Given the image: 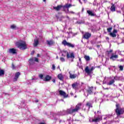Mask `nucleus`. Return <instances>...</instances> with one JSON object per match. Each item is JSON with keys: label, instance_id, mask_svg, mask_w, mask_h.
I'll use <instances>...</instances> for the list:
<instances>
[{"label": "nucleus", "instance_id": "338daca9", "mask_svg": "<svg viewBox=\"0 0 124 124\" xmlns=\"http://www.w3.org/2000/svg\"><path fill=\"white\" fill-rule=\"evenodd\" d=\"M107 119H108V117H107Z\"/></svg>", "mask_w": 124, "mask_h": 124}, {"label": "nucleus", "instance_id": "5701e85b", "mask_svg": "<svg viewBox=\"0 0 124 124\" xmlns=\"http://www.w3.org/2000/svg\"><path fill=\"white\" fill-rule=\"evenodd\" d=\"M87 13L89 14V15H90V16H94V14L93 13V11L87 10Z\"/></svg>", "mask_w": 124, "mask_h": 124}, {"label": "nucleus", "instance_id": "a211bd4d", "mask_svg": "<svg viewBox=\"0 0 124 124\" xmlns=\"http://www.w3.org/2000/svg\"><path fill=\"white\" fill-rule=\"evenodd\" d=\"M50 80H51V77H50L49 75H46L44 79V81H50Z\"/></svg>", "mask_w": 124, "mask_h": 124}, {"label": "nucleus", "instance_id": "f8f14e48", "mask_svg": "<svg viewBox=\"0 0 124 124\" xmlns=\"http://www.w3.org/2000/svg\"><path fill=\"white\" fill-rule=\"evenodd\" d=\"M117 32H118L117 30H113V32H110L109 33V35L111 36V37H116V36H117V35H116V33H117Z\"/></svg>", "mask_w": 124, "mask_h": 124}, {"label": "nucleus", "instance_id": "393cba45", "mask_svg": "<svg viewBox=\"0 0 124 124\" xmlns=\"http://www.w3.org/2000/svg\"><path fill=\"white\" fill-rule=\"evenodd\" d=\"M62 96H63L64 98H66L68 97V95L65 93L64 92H62Z\"/></svg>", "mask_w": 124, "mask_h": 124}, {"label": "nucleus", "instance_id": "f704fd0d", "mask_svg": "<svg viewBox=\"0 0 124 124\" xmlns=\"http://www.w3.org/2000/svg\"><path fill=\"white\" fill-rule=\"evenodd\" d=\"M119 68H120V70H121V71L124 70V66H120Z\"/></svg>", "mask_w": 124, "mask_h": 124}, {"label": "nucleus", "instance_id": "7ed1b4c3", "mask_svg": "<svg viewBox=\"0 0 124 124\" xmlns=\"http://www.w3.org/2000/svg\"><path fill=\"white\" fill-rule=\"evenodd\" d=\"M62 44L65 46H67V47H69L71 48H74V47H75V46L74 45V44H72L67 42L66 41V40H63Z\"/></svg>", "mask_w": 124, "mask_h": 124}, {"label": "nucleus", "instance_id": "72a5a7b5", "mask_svg": "<svg viewBox=\"0 0 124 124\" xmlns=\"http://www.w3.org/2000/svg\"><path fill=\"white\" fill-rule=\"evenodd\" d=\"M107 31L108 32H111V31H112V28H109L107 29Z\"/></svg>", "mask_w": 124, "mask_h": 124}, {"label": "nucleus", "instance_id": "6e6552de", "mask_svg": "<svg viewBox=\"0 0 124 124\" xmlns=\"http://www.w3.org/2000/svg\"><path fill=\"white\" fill-rule=\"evenodd\" d=\"M71 6H72V5L71 4H66V5H65L64 6H63V9H64V11L66 12H69V10L68 8H69V7H71Z\"/></svg>", "mask_w": 124, "mask_h": 124}, {"label": "nucleus", "instance_id": "052dcab7", "mask_svg": "<svg viewBox=\"0 0 124 124\" xmlns=\"http://www.w3.org/2000/svg\"><path fill=\"white\" fill-rule=\"evenodd\" d=\"M93 5H95V4H94V3H93Z\"/></svg>", "mask_w": 124, "mask_h": 124}, {"label": "nucleus", "instance_id": "2eb2a0df", "mask_svg": "<svg viewBox=\"0 0 124 124\" xmlns=\"http://www.w3.org/2000/svg\"><path fill=\"white\" fill-rule=\"evenodd\" d=\"M101 121V118L98 117L95 119H92V122H94V123H97L98 122H99Z\"/></svg>", "mask_w": 124, "mask_h": 124}, {"label": "nucleus", "instance_id": "0e129e2a", "mask_svg": "<svg viewBox=\"0 0 124 124\" xmlns=\"http://www.w3.org/2000/svg\"><path fill=\"white\" fill-rule=\"evenodd\" d=\"M58 56H57L56 59H58Z\"/></svg>", "mask_w": 124, "mask_h": 124}, {"label": "nucleus", "instance_id": "412c9836", "mask_svg": "<svg viewBox=\"0 0 124 124\" xmlns=\"http://www.w3.org/2000/svg\"><path fill=\"white\" fill-rule=\"evenodd\" d=\"M77 77V75L72 74L70 73V78L71 79H75Z\"/></svg>", "mask_w": 124, "mask_h": 124}, {"label": "nucleus", "instance_id": "1a4fd4ad", "mask_svg": "<svg viewBox=\"0 0 124 124\" xmlns=\"http://www.w3.org/2000/svg\"><path fill=\"white\" fill-rule=\"evenodd\" d=\"M9 54H17V50L15 48H10L8 50Z\"/></svg>", "mask_w": 124, "mask_h": 124}, {"label": "nucleus", "instance_id": "bf43d9fd", "mask_svg": "<svg viewBox=\"0 0 124 124\" xmlns=\"http://www.w3.org/2000/svg\"><path fill=\"white\" fill-rule=\"evenodd\" d=\"M62 61L64 62V59H62Z\"/></svg>", "mask_w": 124, "mask_h": 124}, {"label": "nucleus", "instance_id": "3c124183", "mask_svg": "<svg viewBox=\"0 0 124 124\" xmlns=\"http://www.w3.org/2000/svg\"><path fill=\"white\" fill-rule=\"evenodd\" d=\"M78 1H79L80 3H82V2H81V0H78Z\"/></svg>", "mask_w": 124, "mask_h": 124}, {"label": "nucleus", "instance_id": "20e7f679", "mask_svg": "<svg viewBox=\"0 0 124 124\" xmlns=\"http://www.w3.org/2000/svg\"><path fill=\"white\" fill-rule=\"evenodd\" d=\"M116 109L115 110V112L117 115V116H120V115H122L124 114V110L122 108H119L118 107V105H116Z\"/></svg>", "mask_w": 124, "mask_h": 124}, {"label": "nucleus", "instance_id": "4c0bfd02", "mask_svg": "<svg viewBox=\"0 0 124 124\" xmlns=\"http://www.w3.org/2000/svg\"><path fill=\"white\" fill-rule=\"evenodd\" d=\"M39 77H40V79H43V75H39Z\"/></svg>", "mask_w": 124, "mask_h": 124}, {"label": "nucleus", "instance_id": "2f4dec72", "mask_svg": "<svg viewBox=\"0 0 124 124\" xmlns=\"http://www.w3.org/2000/svg\"><path fill=\"white\" fill-rule=\"evenodd\" d=\"M34 62H38V59H37L36 57L34 58Z\"/></svg>", "mask_w": 124, "mask_h": 124}, {"label": "nucleus", "instance_id": "c756f323", "mask_svg": "<svg viewBox=\"0 0 124 124\" xmlns=\"http://www.w3.org/2000/svg\"><path fill=\"white\" fill-rule=\"evenodd\" d=\"M47 43L48 45H53V44H54V43L52 41H47Z\"/></svg>", "mask_w": 124, "mask_h": 124}, {"label": "nucleus", "instance_id": "aec40b11", "mask_svg": "<svg viewBox=\"0 0 124 124\" xmlns=\"http://www.w3.org/2000/svg\"><path fill=\"white\" fill-rule=\"evenodd\" d=\"M30 64H33L34 63V59L32 57L29 60Z\"/></svg>", "mask_w": 124, "mask_h": 124}, {"label": "nucleus", "instance_id": "39448f33", "mask_svg": "<svg viewBox=\"0 0 124 124\" xmlns=\"http://www.w3.org/2000/svg\"><path fill=\"white\" fill-rule=\"evenodd\" d=\"M63 53H65L66 54V57L67 59H69V58L74 59V58H75V56L74 55V53L73 52L70 53V55H69V53H68V52H67V51H63Z\"/></svg>", "mask_w": 124, "mask_h": 124}, {"label": "nucleus", "instance_id": "de8ad7c7", "mask_svg": "<svg viewBox=\"0 0 124 124\" xmlns=\"http://www.w3.org/2000/svg\"><path fill=\"white\" fill-rule=\"evenodd\" d=\"M60 60H61V61L62 62V57H61V58H60Z\"/></svg>", "mask_w": 124, "mask_h": 124}, {"label": "nucleus", "instance_id": "7c9ffc66", "mask_svg": "<svg viewBox=\"0 0 124 124\" xmlns=\"http://www.w3.org/2000/svg\"><path fill=\"white\" fill-rule=\"evenodd\" d=\"M2 75H4V71L0 69V76H1Z\"/></svg>", "mask_w": 124, "mask_h": 124}, {"label": "nucleus", "instance_id": "9b49d317", "mask_svg": "<svg viewBox=\"0 0 124 124\" xmlns=\"http://www.w3.org/2000/svg\"><path fill=\"white\" fill-rule=\"evenodd\" d=\"M53 8L56 10V11H60V10L62 8V5H59L57 7L53 6Z\"/></svg>", "mask_w": 124, "mask_h": 124}, {"label": "nucleus", "instance_id": "37998d69", "mask_svg": "<svg viewBox=\"0 0 124 124\" xmlns=\"http://www.w3.org/2000/svg\"><path fill=\"white\" fill-rule=\"evenodd\" d=\"M33 80H35V81L36 80V79L35 78H32V79L30 80V82H32Z\"/></svg>", "mask_w": 124, "mask_h": 124}, {"label": "nucleus", "instance_id": "6e6d98bb", "mask_svg": "<svg viewBox=\"0 0 124 124\" xmlns=\"http://www.w3.org/2000/svg\"><path fill=\"white\" fill-rule=\"evenodd\" d=\"M89 49H90V50H92V49H93V48L90 47Z\"/></svg>", "mask_w": 124, "mask_h": 124}, {"label": "nucleus", "instance_id": "4d7b16f0", "mask_svg": "<svg viewBox=\"0 0 124 124\" xmlns=\"http://www.w3.org/2000/svg\"><path fill=\"white\" fill-rule=\"evenodd\" d=\"M109 89L108 88H107L106 89H105V90H108Z\"/></svg>", "mask_w": 124, "mask_h": 124}, {"label": "nucleus", "instance_id": "864d4df0", "mask_svg": "<svg viewBox=\"0 0 124 124\" xmlns=\"http://www.w3.org/2000/svg\"><path fill=\"white\" fill-rule=\"evenodd\" d=\"M120 62H123V59H121L120 60H119Z\"/></svg>", "mask_w": 124, "mask_h": 124}, {"label": "nucleus", "instance_id": "6ab92c4d", "mask_svg": "<svg viewBox=\"0 0 124 124\" xmlns=\"http://www.w3.org/2000/svg\"><path fill=\"white\" fill-rule=\"evenodd\" d=\"M93 87H90L87 90V93H89V94H92V93H93Z\"/></svg>", "mask_w": 124, "mask_h": 124}, {"label": "nucleus", "instance_id": "9d476101", "mask_svg": "<svg viewBox=\"0 0 124 124\" xmlns=\"http://www.w3.org/2000/svg\"><path fill=\"white\" fill-rule=\"evenodd\" d=\"M21 75V73L20 72H17L15 74V77L13 79L14 82H16L18 80V78H19V76Z\"/></svg>", "mask_w": 124, "mask_h": 124}, {"label": "nucleus", "instance_id": "dca6fc26", "mask_svg": "<svg viewBox=\"0 0 124 124\" xmlns=\"http://www.w3.org/2000/svg\"><path fill=\"white\" fill-rule=\"evenodd\" d=\"M111 5H112L110 8V10L112 12H114L116 11V7L115 6V4H113V3H111Z\"/></svg>", "mask_w": 124, "mask_h": 124}, {"label": "nucleus", "instance_id": "c03bdc74", "mask_svg": "<svg viewBox=\"0 0 124 124\" xmlns=\"http://www.w3.org/2000/svg\"><path fill=\"white\" fill-rule=\"evenodd\" d=\"M34 54V51H32V52L31 53V55H33Z\"/></svg>", "mask_w": 124, "mask_h": 124}, {"label": "nucleus", "instance_id": "58836bf2", "mask_svg": "<svg viewBox=\"0 0 124 124\" xmlns=\"http://www.w3.org/2000/svg\"><path fill=\"white\" fill-rule=\"evenodd\" d=\"M12 68L13 69H15V66H14V64H12Z\"/></svg>", "mask_w": 124, "mask_h": 124}, {"label": "nucleus", "instance_id": "8fccbe9b", "mask_svg": "<svg viewBox=\"0 0 124 124\" xmlns=\"http://www.w3.org/2000/svg\"><path fill=\"white\" fill-rule=\"evenodd\" d=\"M40 55H39V54H38L37 55V57H40Z\"/></svg>", "mask_w": 124, "mask_h": 124}, {"label": "nucleus", "instance_id": "79ce46f5", "mask_svg": "<svg viewBox=\"0 0 124 124\" xmlns=\"http://www.w3.org/2000/svg\"><path fill=\"white\" fill-rule=\"evenodd\" d=\"M72 13V14H74V12H72V11H71V12H68L67 13Z\"/></svg>", "mask_w": 124, "mask_h": 124}, {"label": "nucleus", "instance_id": "473e14b6", "mask_svg": "<svg viewBox=\"0 0 124 124\" xmlns=\"http://www.w3.org/2000/svg\"><path fill=\"white\" fill-rule=\"evenodd\" d=\"M52 69H53V70H55V69H56V66H55V64H52Z\"/></svg>", "mask_w": 124, "mask_h": 124}, {"label": "nucleus", "instance_id": "c85d7f7f", "mask_svg": "<svg viewBox=\"0 0 124 124\" xmlns=\"http://www.w3.org/2000/svg\"><path fill=\"white\" fill-rule=\"evenodd\" d=\"M16 28H17V27L14 24L11 26V29L12 30H16Z\"/></svg>", "mask_w": 124, "mask_h": 124}, {"label": "nucleus", "instance_id": "cd10ccee", "mask_svg": "<svg viewBox=\"0 0 124 124\" xmlns=\"http://www.w3.org/2000/svg\"><path fill=\"white\" fill-rule=\"evenodd\" d=\"M84 59L86 60V61H87V62H89V61H90V56H87V55H85L84 56Z\"/></svg>", "mask_w": 124, "mask_h": 124}, {"label": "nucleus", "instance_id": "f03ea898", "mask_svg": "<svg viewBox=\"0 0 124 124\" xmlns=\"http://www.w3.org/2000/svg\"><path fill=\"white\" fill-rule=\"evenodd\" d=\"M81 105H82V103H79L76 106L75 108H70L69 109H67V113H68V114H73L74 113H76V112H78V110L80 109V106H81Z\"/></svg>", "mask_w": 124, "mask_h": 124}, {"label": "nucleus", "instance_id": "49530a36", "mask_svg": "<svg viewBox=\"0 0 124 124\" xmlns=\"http://www.w3.org/2000/svg\"><path fill=\"white\" fill-rule=\"evenodd\" d=\"M52 82H53V83H55L56 82V80L55 79H53L52 80Z\"/></svg>", "mask_w": 124, "mask_h": 124}, {"label": "nucleus", "instance_id": "0eeeda50", "mask_svg": "<svg viewBox=\"0 0 124 124\" xmlns=\"http://www.w3.org/2000/svg\"><path fill=\"white\" fill-rule=\"evenodd\" d=\"M94 67H91V69H89V66H86L85 69V71L88 74H90V73H92V71H93V70H94Z\"/></svg>", "mask_w": 124, "mask_h": 124}, {"label": "nucleus", "instance_id": "ea45409f", "mask_svg": "<svg viewBox=\"0 0 124 124\" xmlns=\"http://www.w3.org/2000/svg\"><path fill=\"white\" fill-rule=\"evenodd\" d=\"M113 52V50L111 49L109 51H108V54H110V53H112Z\"/></svg>", "mask_w": 124, "mask_h": 124}, {"label": "nucleus", "instance_id": "b1692460", "mask_svg": "<svg viewBox=\"0 0 124 124\" xmlns=\"http://www.w3.org/2000/svg\"><path fill=\"white\" fill-rule=\"evenodd\" d=\"M115 83V80L112 79L110 81H109V83L107 84V85H108V86H110V85H113Z\"/></svg>", "mask_w": 124, "mask_h": 124}, {"label": "nucleus", "instance_id": "4468645a", "mask_svg": "<svg viewBox=\"0 0 124 124\" xmlns=\"http://www.w3.org/2000/svg\"><path fill=\"white\" fill-rule=\"evenodd\" d=\"M91 33H89V32H86L85 33V34H84L83 35V37L84 38H85V39H89V38H90V37H91Z\"/></svg>", "mask_w": 124, "mask_h": 124}, {"label": "nucleus", "instance_id": "bb28decb", "mask_svg": "<svg viewBox=\"0 0 124 124\" xmlns=\"http://www.w3.org/2000/svg\"><path fill=\"white\" fill-rule=\"evenodd\" d=\"M86 106L89 107V108H90V107H93L92 104L90 102H87V103H86Z\"/></svg>", "mask_w": 124, "mask_h": 124}, {"label": "nucleus", "instance_id": "774afa93", "mask_svg": "<svg viewBox=\"0 0 124 124\" xmlns=\"http://www.w3.org/2000/svg\"><path fill=\"white\" fill-rule=\"evenodd\" d=\"M75 97H76V96H75Z\"/></svg>", "mask_w": 124, "mask_h": 124}, {"label": "nucleus", "instance_id": "5fc2aeb1", "mask_svg": "<svg viewBox=\"0 0 124 124\" xmlns=\"http://www.w3.org/2000/svg\"><path fill=\"white\" fill-rule=\"evenodd\" d=\"M35 102H36V103L38 102V100H36Z\"/></svg>", "mask_w": 124, "mask_h": 124}, {"label": "nucleus", "instance_id": "c9c22d12", "mask_svg": "<svg viewBox=\"0 0 124 124\" xmlns=\"http://www.w3.org/2000/svg\"><path fill=\"white\" fill-rule=\"evenodd\" d=\"M59 93L60 95H62V91L59 90Z\"/></svg>", "mask_w": 124, "mask_h": 124}, {"label": "nucleus", "instance_id": "09e8293b", "mask_svg": "<svg viewBox=\"0 0 124 124\" xmlns=\"http://www.w3.org/2000/svg\"><path fill=\"white\" fill-rule=\"evenodd\" d=\"M107 40H109V38L108 37H106Z\"/></svg>", "mask_w": 124, "mask_h": 124}, {"label": "nucleus", "instance_id": "e2e57ef3", "mask_svg": "<svg viewBox=\"0 0 124 124\" xmlns=\"http://www.w3.org/2000/svg\"><path fill=\"white\" fill-rule=\"evenodd\" d=\"M57 68H60V66H59Z\"/></svg>", "mask_w": 124, "mask_h": 124}, {"label": "nucleus", "instance_id": "f3484780", "mask_svg": "<svg viewBox=\"0 0 124 124\" xmlns=\"http://www.w3.org/2000/svg\"><path fill=\"white\" fill-rule=\"evenodd\" d=\"M39 44V41L37 39H34V43H33V46L34 47H36L37 45Z\"/></svg>", "mask_w": 124, "mask_h": 124}, {"label": "nucleus", "instance_id": "603ef678", "mask_svg": "<svg viewBox=\"0 0 124 124\" xmlns=\"http://www.w3.org/2000/svg\"><path fill=\"white\" fill-rule=\"evenodd\" d=\"M79 62H81V58H79Z\"/></svg>", "mask_w": 124, "mask_h": 124}, {"label": "nucleus", "instance_id": "f257e3e1", "mask_svg": "<svg viewBox=\"0 0 124 124\" xmlns=\"http://www.w3.org/2000/svg\"><path fill=\"white\" fill-rule=\"evenodd\" d=\"M16 45L17 46L19 49H22L23 50H26L27 49V44L26 42L23 41H19L16 43Z\"/></svg>", "mask_w": 124, "mask_h": 124}, {"label": "nucleus", "instance_id": "ddd939ff", "mask_svg": "<svg viewBox=\"0 0 124 124\" xmlns=\"http://www.w3.org/2000/svg\"><path fill=\"white\" fill-rule=\"evenodd\" d=\"M118 56L117 55H114V53H112L111 56L110 57V60H112V61H115L116 59H118Z\"/></svg>", "mask_w": 124, "mask_h": 124}, {"label": "nucleus", "instance_id": "4be33fe9", "mask_svg": "<svg viewBox=\"0 0 124 124\" xmlns=\"http://www.w3.org/2000/svg\"><path fill=\"white\" fill-rule=\"evenodd\" d=\"M69 31L68 32V34H72V36H75L76 34H77V33H73L72 31H71V28H69Z\"/></svg>", "mask_w": 124, "mask_h": 124}, {"label": "nucleus", "instance_id": "423d86ee", "mask_svg": "<svg viewBox=\"0 0 124 124\" xmlns=\"http://www.w3.org/2000/svg\"><path fill=\"white\" fill-rule=\"evenodd\" d=\"M72 87L74 90H78L81 86L79 83L75 82L72 85Z\"/></svg>", "mask_w": 124, "mask_h": 124}, {"label": "nucleus", "instance_id": "a878e982", "mask_svg": "<svg viewBox=\"0 0 124 124\" xmlns=\"http://www.w3.org/2000/svg\"><path fill=\"white\" fill-rule=\"evenodd\" d=\"M58 78L59 80H61V81H62V74H60L58 76Z\"/></svg>", "mask_w": 124, "mask_h": 124}, {"label": "nucleus", "instance_id": "a19ab883", "mask_svg": "<svg viewBox=\"0 0 124 124\" xmlns=\"http://www.w3.org/2000/svg\"><path fill=\"white\" fill-rule=\"evenodd\" d=\"M97 114H98V115H100V114H101V111H98Z\"/></svg>", "mask_w": 124, "mask_h": 124}, {"label": "nucleus", "instance_id": "e433bc0d", "mask_svg": "<svg viewBox=\"0 0 124 124\" xmlns=\"http://www.w3.org/2000/svg\"><path fill=\"white\" fill-rule=\"evenodd\" d=\"M119 79H120V78H119V77H114V80H119Z\"/></svg>", "mask_w": 124, "mask_h": 124}, {"label": "nucleus", "instance_id": "a18cd8bd", "mask_svg": "<svg viewBox=\"0 0 124 124\" xmlns=\"http://www.w3.org/2000/svg\"><path fill=\"white\" fill-rule=\"evenodd\" d=\"M78 24H82V22H80V21H78Z\"/></svg>", "mask_w": 124, "mask_h": 124}, {"label": "nucleus", "instance_id": "680f3d73", "mask_svg": "<svg viewBox=\"0 0 124 124\" xmlns=\"http://www.w3.org/2000/svg\"><path fill=\"white\" fill-rule=\"evenodd\" d=\"M60 123H62V120H60Z\"/></svg>", "mask_w": 124, "mask_h": 124}, {"label": "nucleus", "instance_id": "13d9d810", "mask_svg": "<svg viewBox=\"0 0 124 124\" xmlns=\"http://www.w3.org/2000/svg\"><path fill=\"white\" fill-rule=\"evenodd\" d=\"M43 1L45 2V1H46V0H43Z\"/></svg>", "mask_w": 124, "mask_h": 124}, {"label": "nucleus", "instance_id": "69168bd1", "mask_svg": "<svg viewBox=\"0 0 124 124\" xmlns=\"http://www.w3.org/2000/svg\"><path fill=\"white\" fill-rule=\"evenodd\" d=\"M106 118H104V120H106Z\"/></svg>", "mask_w": 124, "mask_h": 124}]
</instances>
